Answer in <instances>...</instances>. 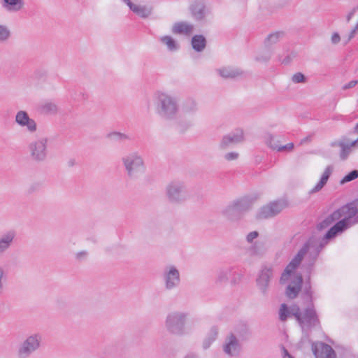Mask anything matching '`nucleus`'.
<instances>
[{"label":"nucleus","instance_id":"obj_7","mask_svg":"<svg viewBox=\"0 0 358 358\" xmlns=\"http://www.w3.org/2000/svg\"><path fill=\"white\" fill-rule=\"evenodd\" d=\"M41 343L42 336L41 334L34 333L27 336L17 347V358H29L40 348Z\"/></svg>","mask_w":358,"mask_h":358},{"label":"nucleus","instance_id":"obj_11","mask_svg":"<svg viewBox=\"0 0 358 358\" xmlns=\"http://www.w3.org/2000/svg\"><path fill=\"white\" fill-rule=\"evenodd\" d=\"M287 206L284 200H278L262 207L257 213V217L259 219H267L277 215Z\"/></svg>","mask_w":358,"mask_h":358},{"label":"nucleus","instance_id":"obj_54","mask_svg":"<svg viewBox=\"0 0 358 358\" xmlns=\"http://www.w3.org/2000/svg\"><path fill=\"white\" fill-rule=\"evenodd\" d=\"M355 141H357V148H358V138H357V139H356Z\"/></svg>","mask_w":358,"mask_h":358},{"label":"nucleus","instance_id":"obj_14","mask_svg":"<svg viewBox=\"0 0 358 358\" xmlns=\"http://www.w3.org/2000/svg\"><path fill=\"white\" fill-rule=\"evenodd\" d=\"M244 141V133L242 129H237L230 133L222 138L219 148L222 150H225L233 145L240 143Z\"/></svg>","mask_w":358,"mask_h":358},{"label":"nucleus","instance_id":"obj_13","mask_svg":"<svg viewBox=\"0 0 358 358\" xmlns=\"http://www.w3.org/2000/svg\"><path fill=\"white\" fill-rule=\"evenodd\" d=\"M15 123L22 128H24L29 133L33 134L37 130L36 121L31 118L25 110H19L15 116Z\"/></svg>","mask_w":358,"mask_h":358},{"label":"nucleus","instance_id":"obj_34","mask_svg":"<svg viewBox=\"0 0 358 358\" xmlns=\"http://www.w3.org/2000/svg\"><path fill=\"white\" fill-rule=\"evenodd\" d=\"M11 36V31L9 27L3 24H0V43L8 41Z\"/></svg>","mask_w":358,"mask_h":358},{"label":"nucleus","instance_id":"obj_21","mask_svg":"<svg viewBox=\"0 0 358 358\" xmlns=\"http://www.w3.org/2000/svg\"><path fill=\"white\" fill-rule=\"evenodd\" d=\"M175 34L189 36L194 31V25L187 22L175 23L171 29Z\"/></svg>","mask_w":358,"mask_h":358},{"label":"nucleus","instance_id":"obj_24","mask_svg":"<svg viewBox=\"0 0 358 358\" xmlns=\"http://www.w3.org/2000/svg\"><path fill=\"white\" fill-rule=\"evenodd\" d=\"M333 172V166H328L326 167L324 173L322 175V177L320 180V181L310 190V194H314L319 191H320L323 187L326 185L329 176Z\"/></svg>","mask_w":358,"mask_h":358},{"label":"nucleus","instance_id":"obj_50","mask_svg":"<svg viewBox=\"0 0 358 358\" xmlns=\"http://www.w3.org/2000/svg\"><path fill=\"white\" fill-rule=\"evenodd\" d=\"M184 358H198V357L194 355H188L185 356Z\"/></svg>","mask_w":358,"mask_h":358},{"label":"nucleus","instance_id":"obj_3","mask_svg":"<svg viewBox=\"0 0 358 358\" xmlns=\"http://www.w3.org/2000/svg\"><path fill=\"white\" fill-rule=\"evenodd\" d=\"M156 114L166 122L176 120L180 110L178 99L170 93L157 90L152 95Z\"/></svg>","mask_w":358,"mask_h":358},{"label":"nucleus","instance_id":"obj_27","mask_svg":"<svg viewBox=\"0 0 358 358\" xmlns=\"http://www.w3.org/2000/svg\"><path fill=\"white\" fill-rule=\"evenodd\" d=\"M159 42L165 45L170 52H176L180 48V44L171 36H162L159 38Z\"/></svg>","mask_w":358,"mask_h":358},{"label":"nucleus","instance_id":"obj_20","mask_svg":"<svg viewBox=\"0 0 358 358\" xmlns=\"http://www.w3.org/2000/svg\"><path fill=\"white\" fill-rule=\"evenodd\" d=\"M332 145L340 148V158L342 160H345L352 151V148L357 147V141L348 142L346 140H341L333 143Z\"/></svg>","mask_w":358,"mask_h":358},{"label":"nucleus","instance_id":"obj_49","mask_svg":"<svg viewBox=\"0 0 358 358\" xmlns=\"http://www.w3.org/2000/svg\"><path fill=\"white\" fill-rule=\"evenodd\" d=\"M306 292H307L306 294H307V297H308V300L311 301V298H312L311 292L308 289H307Z\"/></svg>","mask_w":358,"mask_h":358},{"label":"nucleus","instance_id":"obj_39","mask_svg":"<svg viewBox=\"0 0 358 358\" xmlns=\"http://www.w3.org/2000/svg\"><path fill=\"white\" fill-rule=\"evenodd\" d=\"M292 81L294 83H304L306 79L303 73L298 72L292 76Z\"/></svg>","mask_w":358,"mask_h":358},{"label":"nucleus","instance_id":"obj_23","mask_svg":"<svg viewBox=\"0 0 358 358\" xmlns=\"http://www.w3.org/2000/svg\"><path fill=\"white\" fill-rule=\"evenodd\" d=\"M285 37V32L277 31L270 33L264 41V46L268 48H274L273 45L277 44Z\"/></svg>","mask_w":358,"mask_h":358},{"label":"nucleus","instance_id":"obj_16","mask_svg":"<svg viewBox=\"0 0 358 358\" xmlns=\"http://www.w3.org/2000/svg\"><path fill=\"white\" fill-rule=\"evenodd\" d=\"M272 277L273 271L271 268L264 267L261 270L256 282L258 289L263 295L267 294L269 282Z\"/></svg>","mask_w":358,"mask_h":358},{"label":"nucleus","instance_id":"obj_46","mask_svg":"<svg viewBox=\"0 0 358 358\" xmlns=\"http://www.w3.org/2000/svg\"><path fill=\"white\" fill-rule=\"evenodd\" d=\"M110 136H114L116 138H126V136L123 134L115 132L110 134Z\"/></svg>","mask_w":358,"mask_h":358},{"label":"nucleus","instance_id":"obj_32","mask_svg":"<svg viewBox=\"0 0 358 358\" xmlns=\"http://www.w3.org/2000/svg\"><path fill=\"white\" fill-rule=\"evenodd\" d=\"M206 41L202 35H195L192 38V45L196 52H201L206 48Z\"/></svg>","mask_w":358,"mask_h":358},{"label":"nucleus","instance_id":"obj_45","mask_svg":"<svg viewBox=\"0 0 358 358\" xmlns=\"http://www.w3.org/2000/svg\"><path fill=\"white\" fill-rule=\"evenodd\" d=\"M258 236V233L257 231H252L249 233L247 236V241L248 242H252L254 239H255Z\"/></svg>","mask_w":358,"mask_h":358},{"label":"nucleus","instance_id":"obj_33","mask_svg":"<svg viewBox=\"0 0 358 358\" xmlns=\"http://www.w3.org/2000/svg\"><path fill=\"white\" fill-rule=\"evenodd\" d=\"M232 272L233 268L231 267H227L220 269L217 271L216 274V282L220 284L226 282L229 279V276L231 274Z\"/></svg>","mask_w":358,"mask_h":358},{"label":"nucleus","instance_id":"obj_40","mask_svg":"<svg viewBox=\"0 0 358 358\" xmlns=\"http://www.w3.org/2000/svg\"><path fill=\"white\" fill-rule=\"evenodd\" d=\"M238 157L239 153L237 152H229L224 155V159L228 162L236 161Z\"/></svg>","mask_w":358,"mask_h":358},{"label":"nucleus","instance_id":"obj_26","mask_svg":"<svg viewBox=\"0 0 358 358\" xmlns=\"http://www.w3.org/2000/svg\"><path fill=\"white\" fill-rule=\"evenodd\" d=\"M41 113L45 115H56L59 111V107L57 103L52 101H44L40 106Z\"/></svg>","mask_w":358,"mask_h":358},{"label":"nucleus","instance_id":"obj_43","mask_svg":"<svg viewBox=\"0 0 358 358\" xmlns=\"http://www.w3.org/2000/svg\"><path fill=\"white\" fill-rule=\"evenodd\" d=\"M280 355L282 358H294L284 346L280 347Z\"/></svg>","mask_w":358,"mask_h":358},{"label":"nucleus","instance_id":"obj_18","mask_svg":"<svg viewBox=\"0 0 358 358\" xmlns=\"http://www.w3.org/2000/svg\"><path fill=\"white\" fill-rule=\"evenodd\" d=\"M16 237L14 230H8L0 236V256L7 252L12 247Z\"/></svg>","mask_w":358,"mask_h":358},{"label":"nucleus","instance_id":"obj_5","mask_svg":"<svg viewBox=\"0 0 358 358\" xmlns=\"http://www.w3.org/2000/svg\"><path fill=\"white\" fill-rule=\"evenodd\" d=\"M122 162L127 176L131 178H137L145 171L143 156L137 151L129 152L122 157Z\"/></svg>","mask_w":358,"mask_h":358},{"label":"nucleus","instance_id":"obj_31","mask_svg":"<svg viewBox=\"0 0 358 358\" xmlns=\"http://www.w3.org/2000/svg\"><path fill=\"white\" fill-rule=\"evenodd\" d=\"M233 203L235 204L241 215L246 211L249 210L252 205V200L248 198H242L239 200L233 201Z\"/></svg>","mask_w":358,"mask_h":358},{"label":"nucleus","instance_id":"obj_1","mask_svg":"<svg viewBox=\"0 0 358 358\" xmlns=\"http://www.w3.org/2000/svg\"><path fill=\"white\" fill-rule=\"evenodd\" d=\"M357 213V205L350 203L335 210L319 224L318 227L322 229L335 222L322 241L310 239L287 266L280 278V282H289L285 292L288 298L292 299L296 298L301 290L302 276L301 274H295L294 271L303 257L308 256L311 259L315 260L319 252L317 245H320L322 248L327 244L328 240L334 238L358 222V220L355 218Z\"/></svg>","mask_w":358,"mask_h":358},{"label":"nucleus","instance_id":"obj_22","mask_svg":"<svg viewBox=\"0 0 358 358\" xmlns=\"http://www.w3.org/2000/svg\"><path fill=\"white\" fill-rule=\"evenodd\" d=\"M222 215L229 221L234 222L238 220L241 217L235 204L231 202L222 211Z\"/></svg>","mask_w":358,"mask_h":358},{"label":"nucleus","instance_id":"obj_51","mask_svg":"<svg viewBox=\"0 0 358 358\" xmlns=\"http://www.w3.org/2000/svg\"><path fill=\"white\" fill-rule=\"evenodd\" d=\"M243 332H244V334L245 335H248L249 334V331L247 327H245L244 329H243Z\"/></svg>","mask_w":358,"mask_h":358},{"label":"nucleus","instance_id":"obj_28","mask_svg":"<svg viewBox=\"0 0 358 358\" xmlns=\"http://www.w3.org/2000/svg\"><path fill=\"white\" fill-rule=\"evenodd\" d=\"M220 76L224 78H234L242 75V71L237 68L225 66L217 69Z\"/></svg>","mask_w":358,"mask_h":358},{"label":"nucleus","instance_id":"obj_15","mask_svg":"<svg viewBox=\"0 0 358 358\" xmlns=\"http://www.w3.org/2000/svg\"><path fill=\"white\" fill-rule=\"evenodd\" d=\"M312 351L315 358H336L333 348L323 342L313 343Z\"/></svg>","mask_w":358,"mask_h":358},{"label":"nucleus","instance_id":"obj_38","mask_svg":"<svg viewBox=\"0 0 358 358\" xmlns=\"http://www.w3.org/2000/svg\"><path fill=\"white\" fill-rule=\"evenodd\" d=\"M358 178V171L357 170H354L352 171H351L350 173H349L348 174H347L341 180V184H344L345 182H350V181H352L356 178Z\"/></svg>","mask_w":358,"mask_h":358},{"label":"nucleus","instance_id":"obj_42","mask_svg":"<svg viewBox=\"0 0 358 358\" xmlns=\"http://www.w3.org/2000/svg\"><path fill=\"white\" fill-rule=\"evenodd\" d=\"M341 41L340 34L338 32H334L331 36V43L333 45H337Z\"/></svg>","mask_w":358,"mask_h":358},{"label":"nucleus","instance_id":"obj_55","mask_svg":"<svg viewBox=\"0 0 358 358\" xmlns=\"http://www.w3.org/2000/svg\"><path fill=\"white\" fill-rule=\"evenodd\" d=\"M357 22H358V21H357Z\"/></svg>","mask_w":358,"mask_h":358},{"label":"nucleus","instance_id":"obj_10","mask_svg":"<svg viewBox=\"0 0 358 358\" xmlns=\"http://www.w3.org/2000/svg\"><path fill=\"white\" fill-rule=\"evenodd\" d=\"M162 280L166 290L171 291L176 289L180 283V273L174 265L166 266L162 273Z\"/></svg>","mask_w":358,"mask_h":358},{"label":"nucleus","instance_id":"obj_41","mask_svg":"<svg viewBox=\"0 0 358 358\" xmlns=\"http://www.w3.org/2000/svg\"><path fill=\"white\" fill-rule=\"evenodd\" d=\"M358 32V22L356 24L355 27L352 29V30L349 34L348 37L346 39H343L344 44H347L352 38H353L355 36V34Z\"/></svg>","mask_w":358,"mask_h":358},{"label":"nucleus","instance_id":"obj_30","mask_svg":"<svg viewBox=\"0 0 358 358\" xmlns=\"http://www.w3.org/2000/svg\"><path fill=\"white\" fill-rule=\"evenodd\" d=\"M219 330L216 327H213L209 330L208 334L202 342V347L204 350L208 349L211 345L216 341Z\"/></svg>","mask_w":358,"mask_h":358},{"label":"nucleus","instance_id":"obj_12","mask_svg":"<svg viewBox=\"0 0 358 358\" xmlns=\"http://www.w3.org/2000/svg\"><path fill=\"white\" fill-rule=\"evenodd\" d=\"M192 17L196 21H206L210 15L203 0H194L189 7Z\"/></svg>","mask_w":358,"mask_h":358},{"label":"nucleus","instance_id":"obj_35","mask_svg":"<svg viewBox=\"0 0 358 358\" xmlns=\"http://www.w3.org/2000/svg\"><path fill=\"white\" fill-rule=\"evenodd\" d=\"M265 143L271 149L273 150V147L272 146L273 144H275L277 146L279 145V140L271 133H266L264 136Z\"/></svg>","mask_w":358,"mask_h":358},{"label":"nucleus","instance_id":"obj_52","mask_svg":"<svg viewBox=\"0 0 358 358\" xmlns=\"http://www.w3.org/2000/svg\"><path fill=\"white\" fill-rule=\"evenodd\" d=\"M355 132L358 133V123L356 124L355 127Z\"/></svg>","mask_w":358,"mask_h":358},{"label":"nucleus","instance_id":"obj_44","mask_svg":"<svg viewBox=\"0 0 358 358\" xmlns=\"http://www.w3.org/2000/svg\"><path fill=\"white\" fill-rule=\"evenodd\" d=\"M357 83H358V80H351L348 83L343 85L342 87V89L343 90H346L352 88V87H355L357 85Z\"/></svg>","mask_w":358,"mask_h":358},{"label":"nucleus","instance_id":"obj_37","mask_svg":"<svg viewBox=\"0 0 358 358\" xmlns=\"http://www.w3.org/2000/svg\"><path fill=\"white\" fill-rule=\"evenodd\" d=\"M272 146L273 147L274 150H276L278 152H292L294 147L293 143H289L285 145H280L279 144L278 146L275 144H273Z\"/></svg>","mask_w":358,"mask_h":358},{"label":"nucleus","instance_id":"obj_29","mask_svg":"<svg viewBox=\"0 0 358 358\" xmlns=\"http://www.w3.org/2000/svg\"><path fill=\"white\" fill-rule=\"evenodd\" d=\"M274 52V48H265L259 50L255 57V60L259 63H267Z\"/></svg>","mask_w":358,"mask_h":358},{"label":"nucleus","instance_id":"obj_6","mask_svg":"<svg viewBox=\"0 0 358 358\" xmlns=\"http://www.w3.org/2000/svg\"><path fill=\"white\" fill-rule=\"evenodd\" d=\"M165 194L169 203L180 204L189 197L187 186L181 180L170 181L165 187Z\"/></svg>","mask_w":358,"mask_h":358},{"label":"nucleus","instance_id":"obj_4","mask_svg":"<svg viewBox=\"0 0 358 358\" xmlns=\"http://www.w3.org/2000/svg\"><path fill=\"white\" fill-rule=\"evenodd\" d=\"M189 318L187 312L174 310L169 313L164 320V328L171 335L182 336L189 334L187 322Z\"/></svg>","mask_w":358,"mask_h":358},{"label":"nucleus","instance_id":"obj_8","mask_svg":"<svg viewBox=\"0 0 358 358\" xmlns=\"http://www.w3.org/2000/svg\"><path fill=\"white\" fill-rule=\"evenodd\" d=\"M222 351L228 358H238L243 352V344L234 332L228 333L221 345Z\"/></svg>","mask_w":358,"mask_h":358},{"label":"nucleus","instance_id":"obj_47","mask_svg":"<svg viewBox=\"0 0 358 358\" xmlns=\"http://www.w3.org/2000/svg\"><path fill=\"white\" fill-rule=\"evenodd\" d=\"M86 256H87V252L85 251H82V252H78L76 255V258L78 259L85 258Z\"/></svg>","mask_w":358,"mask_h":358},{"label":"nucleus","instance_id":"obj_17","mask_svg":"<svg viewBox=\"0 0 358 358\" xmlns=\"http://www.w3.org/2000/svg\"><path fill=\"white\" fill-rule=\"evenodd\" d=\"M129 9L137 16L145 19L152 14V8L150 6L143 5L132 2L131 0H122Z\"/></svg>","mask_w":358,"mask_h":358},{"label":"nucleus","instance_id":"obj_36","mask_svg":"<svg viewBox=\"0 0 358 358\" xmlns=\"http://www.w3.org/2000/svg\"><path fill=\"white\" fill-rule=\"evenodd\" d=\"M6 281V272L3 266L0 265V296L5 291V284Z\"/></svg>","mask_w":358,"mask_h":358},{"label":"nucleus","instance_id":"obj_48","mask_svg":"<svg viewBox=\"0 0 358 358\" xmlns=\"http://www.w3.org/2000/svg\"><path fill=\"white\" fill-rule=\"evenodd\" d=\"M355 13V9H353L352 11H350L346 16V20L347 22H350L351 19L353 17Z\"/></svg>","mask_w":358,"mask_h":358},{"label":"nucleus","instance_id":"obj_19","mask_svg":"<svg viewBox=\"0 0 358 358\" xmlns=\"http://www.w3.org/2000/svg\"><path fill=\"white\" fill-rule=\"evenodd\" d=\"M2 8L8 13H16L25 8L24 0H1Z\"/></svg>","mask_w":358,"mask_h":358},{"label":"nucleus","instance_id":"obj_53","mask_svg":"<svg viewBox=\"0 0 358 358\" xmlns=\"http://www.w3.org/2000/svg\"><path fill=\"white\" fill-rule=\"evenodd\" d=\"M178 127L180 130H184L183 126L182 124H178Z\"/></svg>","mask_w":358,"mask_h":358},{"label":"nucleus","instance_id":"obj_25","mask_svg":"<svg viewBox=\"0 0 358 358\" xmlns=\"http://www.w3.org/2000/svg\"><path fill=\"white\" fill-rule=\"evenodd\" d=\"M182 109L185 113L191 114L196 113L199 110L198 101L194 97H187L182 102Z\"/></svg>","mask_w":358,"mask_h":358},{"label":"nucleus","instance_id":"obj_2","mask_svg":"<svg viewBox=\"0 0 358 358\" xmlns=\"http://www.w3.org/2000/svg\"><path fill=\"white\" fill-rule=\"evenodd\" d=\"M291 316L295 317L302 330L303 334L302 340L308 338L309 332L313 328L320 327L319 317L312 303L303 310H301L296 304L287 307L286 304L282 303L279 310L280 320L285 321Z\"/></svg>","mask_w":358,"mask_h":358},{"label":"nucleus","instance_id":"obj_9","mask_svg":"<svg viewBox=\"0 0 358 358\" xmlns=\"http://www.w3.org/2000/svg\"><path fill=\"white\" fill-rule=\"evenodd\" d=\"M48 139L45 137H40L30 142L28 145V150L32 161L40 163L44 162L48 153Z\"/></svg>","mask_w":358,"mask_h":358}]
</instances>
